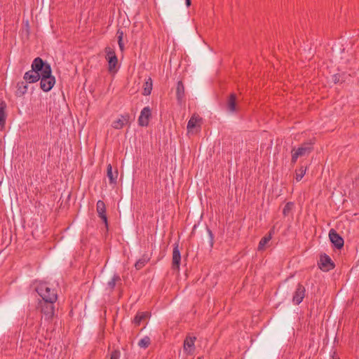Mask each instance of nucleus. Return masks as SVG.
I'll return each instance as SVG.
<instances>
[{
  "mask_svg": "<svg viewBox=\"0 0 359 359\" xmlns=\"http://www.w3.org/2000/svg\"><path fill=\"white\" fill-rule=\"evenodd\" d=\"M31 69L25 73L23 79L29 83L40 81V88L44 92H49L55 83V78L52 74L50 65L40 57L34 59Z\"/></svg>",
  "mask_w": 359,
  "mask_h": 359,
  "instance_id": "1",
  "label": "nucleus"
},
{
  "mask_svg": "<svg viewBox=\"0 0 359 359\" xmlns=\"http://www.w3.org/2000/svg\"><path fill=\"white\" fill-rule=\"evenodd\" d=\"M36 291L41 297V302H46V300L56 302L57 299V292L54 289L48 287L46 283H40L36 286Z\"/></svg>",
  "mask_w": 359,
  "mask_h": 359,
  "instance_id": "2",
  "label": "nucleus"
},
{
  "mask_svg": "<svg viewBox=\"0 0 359 359\" xmlns=\"http://www.w3.org/2000/svg\"><path fill=\"white\" fill-rule=\"evenodd\" d=\"M55 302L53 301H39L38 308L40 309L41 312L44 316L45 320H50L53 318L55 314Z\"/></svg>",
  "mask_w": 359,
  "mask_h": 359,
  "instance_id": "3",
  "label": "nucleus"
},
{
  "mask_svg": "<svg viewBox=\"0 0 359 359\" xmlns=\"http://www.w3.org/2000/svg\"><path fill=\"white\" fill-rule=\"evenodd\" d=\"M318 266L323 271H329L334 269L335 263L327 254L322 253L320 255Z\"/></svg>",
  "mask_w": 359,
  "mask_h": 359,
  "instance_id": "4",
  "label": "nucleus"
},
{
  "mask_svg": "<svg viewBox=\"0 0 359 359\" xmlns=\"http://www.w3.org/2000/svg\"><path fill=\"white\" fill-rule=\"evenodd\" d=\"M237 95L236 93H231L226 100V109L229 114L238 113L240 108L238 105Z\"/></svg>",
  "mask_w": 359,
  "mask_h": 359,
  "instance_id": "5",
  "label": "nucleus"
},
{
  "mask_svg": "<svg viewBox=\"0 0 359 359\" xmlns=\"http://www.w3.org/2000/svg\"><path fill=\"white\" fill-rule=\"evenodd\" d=\"M151 116V111L149 107H144L140 112V115L138 118V124L140 126H147Z\"/></svg>",
  "mask_w": 359,
  "mask_h": 359,
  "instance_id": "6",
  "label": "nucleus"
},
{
  "mask_svg": "<svg viewBox=\"0 0 359 359\" xmlns=\"http://www.w3.org/2000/svg\"><path fill=\"white\" fill-rule=\"evenodd\" d=\"M313 149V144L311 142H305L297 149H294V151L299 155V157H303L309 156Z\"/></svg>",
  "mask_w": 359,
  "mask_h": 359,
  "instance_id": "7",
  "label": "nucleus"
},
{
  "mask_svg": "<svg viewBox=\"0 0 359 359\" xmlns=\"http://www.w3.org/2000/svg\"><path fill=\"white\" fill-rule=\"evenodd\" d=\"M96 210H97L99 217H100V219L104 223L106 229H108V220H107V216L106 214V206H105L104 203L102 201L99 200L97 202Z\"/></svg>",
  "mask_w": 359,
  "mask_h": 359,
  "instance_id": "8",
  "label": "nucleus"
},
{
  "mask_svg": "<svg viewBox=\"0 0 359 359\" xmlns=\"http://www.w3.org/2000/svg\"><path fill=\"white\" fill-rule=\"evenodd\" d=\"M180 262L181 254L179 250V245L177 243H175L172 251V268L173 270H180Z\"/></svg>",
  "mask_w": 359,
  "mask_h": 359,
  "instance_id": "9",
  "label": "nucleus"
},
{
  "mask_svg": "<svg viewBox=\"0 0 359 359\" xmlns=\"http://www.w3.org/2000/svg\"><path fill=\"white\" fill-rule=\"evenodd\" d=\"M305 287L302 284L298 283L292 298L294 304L299 305L303 301L305 297Z\"/></svg>",
  "mask_w": 359,
  "mask_h": 359,
  "instance_id": "10",
  "label": "nucleus"
},
{
  "mask_svg": "<svg viewBox=\"0 0 359 359\" xmlns=\"http://www.w3.org/2000/svg\"><path fill=\"white\" fill-rule=\"evenodd\" d=\"M184 86L182 81H179L176 87V97L180 104L184 101Z\"/></svg>",
  "mask_w": 359,
  "mask_h": 359,
  "instance_id": "11",
  "label": "nucleus"
},
{
  "mask_svg": "<svg viewBox=\"0 0 359 359\" xmlns=\"http://www.w3.org/2000/svg\"><path fill=\"white\" fill-rule=\"evenodd\" d=\"M196 337H187L184 341V351L190 354L194 350V341L196 340Z\"/></svg>",
  "mask_w": 359,
  "mask_h": 359,
  "instance_id": "12",
  "label": "nucleus"
},
{
  "mask_svg": "<svg viewBox=\"0 0 359 359\" xmlns=\"http://www.w3.org/2000/svg\"><path fill=\"white\" fill-rule=\"evenodd\" d=\"M118 170L116 169L114 171L112 170V166L111 164H109L107 168V176L109 180V183L111 184H116V180L118 177Z\"/></svg>",
  "mask_w": 359,
  "mask_h": 359,
  "instance_id": "13",
  "label": "nucleus"
},
{
  "mask_svg": "<svg viewBox=\"0 0 359 359\" xmlns=\"http://www.w3.org/2000/svg\"><path fill=\"white\" fill-rule=\"evenodd\" d=\"M106 59L108 62V70L109 72H116V65L118 64V58L116 55H113L111 57H106Z\"/></svg>",
  "mask_w": 359,
  "mask_h": 359,
  "instance_id": "14",
  "label": "nucleus"
},
{
  "mask_svg": "<svg viewBox=\"0 0 359 359\" xmlns=\"http://www.w3.org/2000/svg\"><path fill=\"white\" fill-rule=\"evenodd\" d=\"M27 83H29V82H27V81L24 80L23 81H19L17 83V95L18 96H22L25 95L28 89Z\"/></svg>",
  "mask_w": 359,
  "mask_h": 359,
  "instance_id": "15",
  "label": "nucleus"
},
{
  "mask_svg": "<svg viewBox=\"0 0 359 359\" xmlns=\"http://www.w3.org/2000/svg\"><path fill=\"white\" fill-rule=\"evenodd\" d=\"M201 121L202 118L199 117V116L193 115L189 120L187 123L188 130H191L195 128L197 126V125L201 122Z\"/></svg>",
  "mask_w": 359,
  "mask_h": 359,
  "instance_id": "16",
  "label": "nucleus"
},
{
  "mask_svg": "<svg viewBox=\"0 0 359 359\" xmlns=\"http://www.w3.org/2000/svg\"><path fill=\"white\" fill-rule=\"evenodd\" d=\"M149 316V313L147 312H139L136 314L134 318L133 323L135 325H140V323L147 318Z\"/></svg>",
  "mask_w": 359,
  "mask_h": 359,
  "instance_id": "17",
  "label": "nucleus"
},
{
  "mask_svg": "<svg viewBox=\"0 0 359 359\" xmlns=\"http://www.w3.org/2000/svg\"><path fill=\"white\" fill-rule=\"evenodd\" d=\"M6 107V104L5 102H2L0 105V126H4L6 123V114L5 112V109Z\"/></svg>",
  "mask_w": 359,
  "mask_h": 359,
  "instance_id": "18",
  "label": "nucleus"
},
{
  "mask_svg": "<svg viewBox=\"0 0 359 359\" xmlns=\"http://www.w3.org/2000/svg\"><path fill=\"white\" fill-rule=\"evenodd\" d=\"M121 281V279L120 276L118 274H114L111 280H109L107 283L108 287L109 288V290L111 291H112L114 289L116 283H118Z\"/></svg>",
  "mask_w": 359,
  "mask_h": 359,
  "instance_id": "19",
  "label": "nucleus"
},
{
  "mask_svg": "<svg viewBox=\"0 0 359 359\" xmlns=\"http://www.w3.org/2000/svg\"><path fill=\"white\" fill-rule=\"evenodd\" d=\"M152 90V80L151 78L148 79L147 81L144 83V95H149L151 94Z\"/></svg>",
  "mask_w": 359,
  "mask_h": 359,
  "instance_id": "20",
  "label": "nucleus"
},
{
  "mask_svg": "<svg viewBox=\"0 0 359 359\" xmlns=\"http://www.w3.org/2000/svg\"><path fill=\"white\" fill-rule=\"evenodd\" d=\"M329 238L332 244L333 249L335 250L337 248V231L334 229H331L329 233Z\"/></svg>",
  "mask_w": 359,
  "mask_h": 359,
  "instance_id": "21",
  "label": "nucleus"
},
{
  "mask_svg": "<svg viewBox=\"0 0 359 359\" xmlns=\"http://www.w3.org/2000/svg\"><path fill=\"white\" fill-rule=\"evenodd\" d=\"M306 167H304L303 165H302L299 169L296 170L295 178L297 182H299L302 179V177H304V175L306 173Z\"/></svg>",
  "mask_w": 359,
  "mask_h": 359,
  "instance_id": "22",
  "label": "nucleus"
},
{
  "mask_svg": "<svg viewBox=\"0 0 359 359\" xmlns=\"http://www.w3.org/2000/svg\"><path fill=\"white\" fill-rule=\"evenodd\" d=\"M116 35L118 38V43L119 48L121 51H123L124 50V43L123 42V32L119 29L116 32Z\"/></svg>",
  "mask_w": 359,
  "mask_h": 359,
  "instance_id": "23",
  "label": "nucleus"
},
{
  "mask_svg": "<svg viewBox=\"0 0 359 359\" xmlns=\"http://www.w3.org/2000/svg\"><path fill=\"white\" fill-rule=\"evenodd\" d=\"M151 344V339L148 336H145L140 339L138 342V346L140 348H147Z\"/></svg>",
  "mask_w": 359,
  "mask_h": 359,
  "instance_id": "24",
  "label": "nucleus"
},
{
  "mask_svg": "<svg viewBox=\"0 0 359 359\" xmlns=\"http://www.w3.org/2000/svg\"><path fill=\"white\" fill-rule=\"evenodd\" d=\"M149 258L147 257L143 256L142 258H140L138 261L136 262L135 266L137 270L141 269L145 264L149 261Z\"/></svg>",
  "mask_w": 359,
  "mask_h": 359,
  "instance_id": "25",
  "label": "nucleus"
},
{
  "mask_svg": "<svg viewBox=\"0 0 359 359\" xmlns=\"http://www.w3.org/2000/svg\"><path fill=\"white\" fill-rule=\"evenodd\" d=\"M271 239V234H269V236H266L264 237H263L259 243V245H258V250H262L264 246L266 245V243Z\"/></svg>",
  "mask_w": 359,
  "mask_h": 359,
  "instance_id": "26",
  "label": "nucleus"
},
{
  "mask_svg": "<svg viewBox=\"0 0 359 359\" xmlns=\"http://www.w3.org/2000/svg\"><path fill=\"white\" fill-rule=\"evenodd\" d=\"M294 206V204L292 202H288L285 204L283 210V214L285 215V216H287L289 215V213L290 212V211L292 210V208Z\"/></svg>",
  "mask_w": 359,
  "mask_h": 359,
  "instance_id": "27",
  "label": "nucleus"
},
{
  "mask_svg": "<svg viewBox=\"0 0 359 359\" xmlns=\"http://www.w3.org/2000/svg\"><path fill=\"white\" fill-rule=\"evenodd\" d=\"M206 229L208 231V242H209L210 246L211 248H212L213 245H214V235H213L212 231L208 226H206Z\"/></svg>",
  "mask_w": 359,
  "mask_h": 359,
  "instance_id": "28",
  "label": "nucleus"
},
{
  "mask_svg": "<svg viewBox=\"0 0 359 359\" xmlns=\"http://www.w3.org/2000/svg\"><path fill=\"white\" fill-rule=\"evenodd\" d=\"M123 120L118 119L113 122L112 127L115 129H121L124 126Z\"/></svg>",
  "mask_w": 359,
  "mask_h": 359,
  "instance_id": "29",
  "label": "nucleus"
},
{
  "mask_svg": "<svg viewBox=\"0 0 359 359\" xmlns=\"http://www.w3.org/2000/svg\"><path fill=\"white\" fill-rule=\"evenodd\" d=\"M294 151V148H293L291 151L292 152V158H291L292 164H294L297 162V158H299V155Z\"/></svg>",
  "mask_w": 359,
  "mask_h": 359,
  "instance_id": "30",
  "label": "nucleus"
},
{
  "mask_svg": "<svg viewBox=\"0 0 359 359\" xmlns=\"http://www.w3.org/2000/svg\"><path fill=\"white\" fill-rule=\"evenodd\" d=\"M121 355V352L118 350H114L111 353L110 359H119Z\"/></svg>",
  "mask_w": 359,
  "mask_h": 359,
  "instance_id": "31",
  "label": "nucleus"
},
{
  "mask_svg": "<svg viewBox=\"0 0 359 359\" xmlns=\"http://www.w3.org/2000/svg\"><path fill=\"white\" fill-rule=\"evenodd\" d=\"M105 52H106V57H111L113 55H116L114 50L112 48H111L110 47H107L105 48Z\"/></svg>",
  "mask_w": 359,
  "mask_h": 359,
  "instance_id": "32",
  "label": "nucleus"
},
{
  "mask_svg": "<svg viewBox=\"0 0 359 359\" xmlns=\"http://www.w3.org/2000/svg\"><path fill=\"white\" fill-rule=\"evenodd\" d=\"M344 239L343 238L338 234V250H340L344 246Z\"/></svg>",
  "mask_w": 359,
  "mask_h": 359,
  "instance_id": "33",
  "label": "nucleus"
},
{
  "mask_svg": "<svg viewBox=\"0 0 359 359\" xmlns=\"http://www.w3.org/2000/svg\"><path fill=\"white\" fill-rule=\"evenodd\" d=\"M129 118H130L129 114H126L125 115H121V118L119 119L123 120V123H124V124H126L129 122Z\"/></svg>",
  "mask_w": 359,
  "mask_h": 359,
  "instance_id": "34",
  "label": "nucleus"
},
{
  "mask_svg": "<svg viewBox=\"0 0 359 359\" xmlns=\"http://www.w3.org/2000/svg\"><path fill=\"white\" fill-rule=\"evenodd\" d=\"M185 4L187 7H189L191 5V0H185Z\"/></svg>",
  "mask_w": 359,
  "mask_h": 359,
  "instance_id": "35",
  "label": "nucleus"
},
{
  "mask_svg": "<svg viewBox=\"0 0 359 359\" xmlns=\"http://www.w3.org/2000/svg\"><path fill=\"white\" fill-rule=\"evenodd\" d=\"M337 353V351H333V359H335L334 358V355Z\"/></svg>",
  "mask_w": 359,
  "mask_h": 359,
  "instance_id": "36",
  "label": "nucleus"
},
{
  "mask_svg": "<svg viewBox=\"0 0 359 359\" xmlns=\"http://www.w3.org/2000/svg\"><path fill=\"white\" fill-rule=\"evenodd\" d=\"M334 83H337V78L334 79Z\"/></svg>",
  "mask_w": 359,
  "mask_h": 359,
  "instance_id": "37",
  "label": "nucleus"
},
{
  "mask_svg": "<svg viewBox=\"0 0 359 359\" xmlns=\"http://www.w3.org/2000/svg\"><path fill=\"white\" fill-rule=\"evenodd\" d=\"M337 341V335L335 336L334 339V342H335Z\"/></svg>",
  "mask_w": 359,
  "mask_h": 359,
  "instance_id": "38",
  "label": "nucleus"
},
{
  "mask_svg": "<svg viewBox=\"0 0 359 359\" xmlns=\"http://www.w3.org/2000/svg\"><path fill=\"white\" fill-rule=\"evenodd\" d=\"M348 60V59H347V58H346V59L345 60V62H345V63H346V62H347Z\"/></svg>",
  "mask_w": 359,
  "mask_h": 359,
  "instance_id": "39",
  "label": "nucleus"
}]
</instances>
